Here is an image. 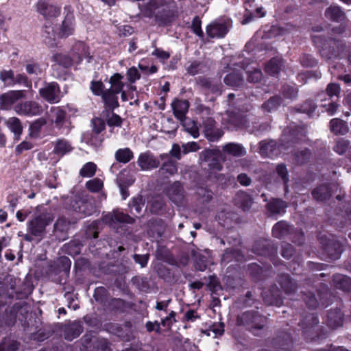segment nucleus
<instances>
[{"label":"nucleus","mask_w":351,"mask_h":351,"mask_svg":"<svg viewBox=\"0 0 351 351\" xmlns=\"http://www.w3.org/2000/svg\"><path fill=\"white\" fill-rule=\"evenodd\" d=\"M265 324L266 317L254 311H245L237 317V326H243L252 332L263 329Z\"/></svg>","instance_id":"1"},{"label":"nucleus","mask_w":351,"mask_h":351,"mask_svg":"<svg viewBox=\"0 0 351 351\" xmlns=\"http://www.w3.org/2000/svg\"><path fill=\"white\" fill-rule=\"evenodd\" d=\"M20 282L12 276H6L3 282H0V298H10L16 300H22L27 297V293L19 290L16 289L17 283Z\"/></svg>","instance_id":"2"},{"label":"nucleus","mask_w":351,"mask_h":351,"mask_svg":"<svg viewBox=\"0 0 351 351\" xmlns=\"http://www.w3.org/2000/svg\"><path fill=\"white\" fill-rule=\"evenodd\" d=\"M53 220L49 213H43L36 215L27 223V230L34 237H43L46 233V227Z\"/></svg>","instance_id":"3"},{"label":"nucleus","mask_w":351,"mask_h":351,"mask_svg":"<svg viewBox=\"0 0 351 351\" xmlns=\"http://www.w3.org/2000/svg\"><path fill=\"white\" fill-rule=\"evenodd\" d=\"M71 206L75 212L84 215H90L96 212L94 199L85 195L75 196L71 202Z\"/></svg>","instance_id":"4"},{"label":"nucleus","mask_w":351,"mask_h":351,"mask_svg":"<svg viewBox=\"0 0 351 351\" xmlns=\"http://www.w3.org/2000/svg\"><path fill=\"white\" fill-rule=\"evenodd\" d=\"M29 306L24 300H20L15 303L9 310L7 311V315L5 318V324L7 326H13L16 318L19 317L20 320H23L26 318L27 315L29 312Z\"/></svg>","instance_id":"5"},{"label":"nucleus","mask_w":351,"mask_h":351,"mask_svg":"<svg viewBox=\"0 0 351 351\" xmlns=\"http://www.w3.org/2000/svg\"><path fill=\"white\" fill-rule=\"evenodd\" d=\"M155 19L159 25H167L171 23L174 14L171 5L169 3H162L161 0H156Z\"/></svg>","instance_id":"6"},{"label":"nucleus","mask_w":351,"mask_h":351,"mask_svg":"<svg viewBox=\"0 0 351 351\" xmlns=\"http://www.w3.org/2000/svg\"><path fill=\"white\" fill-rule=\"evenodd\" d=\"M317 293L319 298L312 291L303 293V300L310 308L315 309L320 304L322 306L328 305V299L330 295L328 289L324 287L322 291H317Z\"/></svg>","instance_id":"7"},{"label":"nucleus","mask_w":351,"mask_h":351,"mask_svg":"<svg viewBox=\"0 0 351 351\" xmlns=\"http://www.w3.org/2000/svg\"><path fill=\"white\" fill-rule=\"evenodd\" d=\"M167 197L176 206H184L186 203V192L181 182L176 181L166 191Z\"/></svg>","instance_id":"8"},{"label":"nucleus","mask_w":351,"mask_h":351,"mask_svg":"<svg viewBox=\"0 0 351 351\" xmlns=\"http://www.w3.org/2000/svg\"><path fill=\"white\" fill-rule=\"evenodd\" d=\"M101 221L109 226L115 228L119 223H125L132 224L134 223L135 219L128 214L117 210H113L111 213L103 215Z\"/></svg>","instance_id":"9"},{"label":"nucleus","mask_w":351,"mask_h":351,"mask_svg":"<svg viewBox=\"0 0 351 351\" xmlns=\"http://www.w3.org/2000/svg\"><path fill=\"white\" fill-rule=\"evenodd\" d=\"M343 50V45L341 41L328 38L322 46L320 53L322 57L331 59L338 56Z\"/></svg>","instance_id":"10"},{"label":"nucleus","mask_w":351,"mask_h":351,"mask_svg":"<svg viewBox=\"0 0 351 351\" xmlns=\"http://www.w3.org/2000/svg\"><path fill=\"white\" fill-rule=\"evenodd\" d=\"M39 94L42 98L50 104L58 103L60 100V90L56 82L46 83L40 88Z\"/></svg>","instance_id":"11"},{"label":"nucleus","mask_w":351,"mask_h":351,"mask_svg":"<svg viewBox=\"0 0 351 351\" xmlns=\"http://www.w3.org/2000/svg\"><path fill=\"white\" fill-rule=\"evenodd\" d=\"M253 252L260 256H268L271 259L277 254V247L267 240L256 241L252 247Z\"/></svg>","instance_id":"12"},{"label":"nucleus","mask_w":351,"mask_h":351,"mask_svg":"<svg viewBox=\"0 0 351 351\" xmlns=\"http://www.w3.org/2000/svg\"><path fill=\"white\" fill-rule=\"evenodd\" d=\"M14 110L20 114L27 116H37L42 114L43 107L34 101H26L18 104L14 106Z\"/></svg>","instance_id":"13"},{"label":"nucleus","mask_w":351,"mask_h":351,"mask_svg":"<svg viewBox=\"0 0 351 351\" xmlns=\"http://www.w3.org/2000/svg\"><path fill=\"white\" fill-rule=\"evenodd\" d=\"M221 153L219 150L206 149L200 154V158L202 161L206 162L210 169L217 171L222 169V165L220 162Z\"/></svg>","instance_id":"14"},{"label":"nucleus","mask_w":351,"mask_h":351,"mask_svg":"<svg viewBox=\"0 0 351 351\" xmlns=\"http://www.w3.org/2000/svg\"><path fill=\"white\" fill-rule=\"evenodd\" d=\"M24 90H10L0 96V108L9 110L18 100L25 98Z\"/></svg>","instance_id":"15"},{"label":"nucleus","mask_w":351,"mask_h":351,"mask_svg":"<svg viewBox=\"0 0 351 351\" xmlns=\"http://www.w3.org/2000/svg\"><path fill=\"white\" fill-rule=\"evenodd\" d=\"M137 164L142 171H148L158 167L160 160L150 152H145L139 155Z\"/></svg>","instance_id":"16"},{"label":"nucleus","mask_w":351,"mask_h":351,"mask_svg":"<svg viewBox=\"0 0 351 351\" xmlns=\"http://www.w3.org/2000/svg\"><path fill=\"white\" fill-rule=\"evenodd\" d=\"M216 122L210 117H208L203 121L204 132L206 137L210 141H216L223 134V132L215 128Z\"/></svg>","instance_id":"17"},{"label":"nucleus","mask_w":351,"mask_h":351,"mask_svg":"<svg viewBox=\"0 0 351 351\" xmlns=\"http://www.w3.org/2000/svg\"><path fill=\"white\" fill-rule=\"evenodd\" d=\"M82 346L84 351H102V347L106 346V339L85 335Z\"/></svg>","instance_id":"18"},{"label":"nucleus","mask_w":351,"mask_h":351,"mask_svg":"<svg viewBox=\"0 0 351 351\" xmlns=\"http://www.w3.org/2000/svg\"><path fill=\"white\" fill-rule=\"evenodd\" d=\"M63 336L65 339L72 341L83 332V326L80 322H73L62 327Z\"/></svg>","instance_id":"19"},{"label":"nucleus","mask_w":351,"mask_h":351,"mask_svg":"<svg viewBox=\"0 0 351 351\" xmlns=\"http://www.w3.org/2000/svg\"><path fill=\"white\" fill-rule=\"evenodd\" d=\"M160 159L163 160V163L159 170L158 171V173L160 175H166L172 176L177 173L178 167L176 162L173 161L169 158V155L168 154H162L160 155Z\"/></svg>","instance_id":"20"},{"label":"nucleus","mask_w":351,"mask_h":351,"mask_svg":"<svg viewBox=\"0 0 351 351\" xmlns=\"http://www.w3.org/2000/svg\"><path fill=\"white\" fill-rule=\"evenodd\" d=\"M263 300L267 305L280 306L282 304V298L281 296V291L276 286H271L270 289L264 292Z\"/></svg>","instance_id":"21"},{"label":"nucleus","mask_w":351,"mask_h":351,"mask_svg":"<svg viewBox=\"0 0 351 351\" xmlns=\"http://www.w3.org/2000/svg\"><path fill=\"white\" fill-rule=\"evenodd\" d=\"M277 282L287 294L295 293L298 288L296 281L292 279L287 274H279L277 277Z\"/></svg>","instance_id":"22"},{"label":"nucleus","mask_w":351,"mask_h":351,"mask_svg":"<svg viewBox=\"0 0 351 351\" xmlns=\"http://www.w3.org/2000/svg\"><path fill=\"white\" fill-rule=\"evenodd\" d=\"M75 19L73 14H67L58 31V38L67 37L73 34Z\"/></svg>","instance_id":"23"},{"label":"nucleus","mask_w":351,"mask_h":351,"mask_svg":"<svg viewBox=\"0 0 351 351\" xmlns=\"http://www.w3.org/2000/svg\"><path fill=\"white\" fill-rule=\"evenodd\" d=\"M38 12L46 19L56 17L60 14V9L45 1H40L36 5Z\"/></svg>","instance_id":"24"},{"label":"nucleus","mask_w":351,"mask_h":351,"mask_svg":"<svg viewBox=\"0 0 351 351\" xmlns=\"http://www.w3.org/2000/svg\"><path fill=\"white\" fill-rule=\"evenodd\" d=\"M197 84L204 90H208L213 94L221 95V84L212 79L206 77H199L197 80Z\"/></svg>","instance_id":"25"},{"label":"nucleus","mask_w":351,"mask_h":351,"mask_svg":"<svg viewBox=\"0 0 351 351\" xmlns=\"http://www.w3.org/2000/svg\"><path fill=\"white\" fill-rule=\"evenodd\" d=\"M228 32V27L225 23H213L206 27V34L210 38H223Z\"/></svg>","instance_id":"26"},{"label":"nucleus","mask_w":351,"mask_h":351,"mask_svg":"<svg viewBox=\"0 0 351 351\" xmlns=\"http://www.w3.org/2000/svg\"><path fill=\"white\" fill-rule=\"evenodd\" d=\"M288 204L280 198H271L266 204V208L271 215H281L285 213Z\"/></svg>","instance_id":"27"},{"label":"nucleus","mask_w":351,"mask_h":351,"mask_svg":"<svg viewBox=\"0 0 351 351\" xmlns=\"http://www.w3.org/2000/svg\"><path fill=\"white\" fill-rule=\"evenodd\" d=\"M334 188H337V186L322 184L314 189L311 194L317 201L323 202L331 196Z\"/></svg>","instance_id":"28"},{"label":"nucleus","mask_w":351,"mask_h":351,"mask_svg":"<svg viewBox=\"0 0 351 351\" xmlns=\"http://www.w3.org/2000/svg\"><path fill=\"white\" fill-rule=\"evenodd\" d=\"M223 82L228 86L240 88L245 85V79L240 72L233 71L225 76Z\"/></svg>","instance_id":"29"},{"label":"nucleus","mask_w":351,"mask_h":351,"mask_svg":"<svg viewBox=\"0 0 351 351\" xmlns=\"http://www.w3.org/2000/svg\"><path fill=\"white\" fill-rule=\"evenodd\" d=\"M324 250L330 259H338L342 252V247L339 241L329 240L324 245Z\"/></svg>","instance_id":"30"},{"label":"nucleus","mask_w":351,"mask_h":351,"mask_svg":"<svg viewBox=\"0 0 351 351\" xmlns=\"http://www.w3.org/2000/svg\"><path fill=\"white\" fill-rule=\"evenodd\" d=\"M234 202L237 206L245 211L250 209L253 204V199L246 192L239 191L234 196Z\"/></svg>","instance_id":"31"},{"label":"nucleus","mask_w":351,"mask_h":351,"mask_svg":"<svg viewBox=\"0 0 351 351\" xmlns=\"http://www.w3.org/2000/svg\"><path fill=\"white\" fill-rule=\"evenodd\" d=\"M260 154L263 156L273 157L277 156L278 150L274 140H264L260 142Z\"/></svg>","instance_id":"32"},{"label":"nucleus","mask_w":351,"mask_h":351,"mask_svg":"<svg viewBox=\"0 0 351 351\" xmlns=\"http://www.w3.org/2000/svg\"><path fill=\"white\" fill-rule=\"evenodd\" d=\"M174 116L181 121L186 119L189 104L186 100L175 99L171 104Z\"/></svg>","instance_id":"33"},{"label":"nucleus","mask_w":351,"mask_h":351,"mask_svg":"<svg viewBox=\"0 0 351 351\" xmlns=\"http://www.w3.org/2000/svg\"><path fill=\"white\" fill-rule=\"evenodd\" d=\"M71 265L70 259L66 256H60L54 262L53 265H51L50 271L53 272L55 274H58L61 271H64L66 274L69 272Z\"/></svg>","instance_id":"34"},{"label":"nucleus","mask_w":351,"mask_h":351,"mask_svg":"<svg viewBox=\"0 0 351 351\" xmlns=\"http://www.w3.org/2000/svg\"><path fill=\"white\" fill-rule=\"evenodd\" d=\"M327 326L332 329H335L343 324V314L339 309L330 310L328 313Z\"/></svg>","instance_id":"35"},{"label":"nucleus","mask_w":351,"mask_h":351,"mask_svg":"<svg viewBox=\"0 0 351 351\" xmlns=\"http://www.w3.org/2000/svg\"><path fill=\"white\" fill-rule=\"evenodd\" d=\"M319 320L314 313L306 315L301 320L300 325L304 333H307L313 330L315 328H318Z\"/></svg>","instance_id":"36"},{"label":"nucleus","mask_w":351,"mask_h":351,"mask_svg":"<svg viewBox=\"0 0 351 351\" xmlns=\"http://www.w3.org/2000/svg\"><path fill=\"white\" fill-rule=\"evenodd\" d=\"M325 16L332 21L342 22L346 19L345 13L341 8L336 5H330L325 11Z\"/></svg>","instance_id":"37"},{"label":"nucleus","mask_w":351,"mask_h":351,"mask_svg":"<svg viewBox=\"0 0 351 351\" xmlns=\"http://www.w3.org/2000/svg\"><path fill=\"white\" fill-rule=\"evenodd\" d=\"M222 151L234 157H241L245 156L246 154L245 149L242 145L234 143L226 144L223 147Z\"/></svg>","instance_id":"38"},{"label":"nucleus","mask_w":351,"mask_h":351,"mask_svg":"<svg viewBox=\"0 0 351 351\" xmlns=\"http://www.w3.org/2000/svg\"><path fill=\"white\" fill-rule=\"evenodd\" d=\"M312 157V153L308 148L297 150L293 154V162L297 165H302L308 162Z\"/></svg>","instance_id":"39"},{"label":"nucleus","mask_w":351,"mask_h":351,"mask_svg":"<svg viewBox=\"0 0 351 351\" xmlns=\"http://www.w3.org/2000/svg\"><path fill=\"white\" fill-rule=\"evenodd\" d=\"M70 227V222L64 217L59 218L54 224V232L59 239L64 240Z\"/></svg>","instance_id":"40"},{"label":"nucleus","mask_w":351,"mask_h":351,"mask_svg":"<svg viewBox=\"0 0 351 351\" xmlns=\"http://www.w3.org/2000/svg\"><path fill=\"white\" fill-rule=\"evenodd\" d=\"M196 270L204 271L207 268V258L199 252L193 248L190 251Z\"/></svg>","instance_id":"41"},{"label":"nucleus","mask_w":351,"mask_h":351,"mask_svg":"<svg viewBox=\"0 0 351 351\" xmlns=\"http://www.w3.org/2000/svg\"><path fill=\"white\" fill-rule=\"evenodd\" d=\"M334 286L344 291H351V278L343 275L336 274L332 280Z\"/></svg>","instance_id":"42"},{"label":"nucleus","mask_w":351,"mask_h":351,"mask_svg":"<svg viewBox=\"0 0 351 351\" xmlns=\"http://www.w3.org/2000/svg\"><path fill=\"white\" fill-rule=\"evenodd\" d=\"M330 128L331 132L336 135H344L349 130L346 122L340 119H332L330 121Z\"/></svg>","instance_id":"43"},{"label":"nucleus","mask_w":351,"mask_h":351,"mask_svg":"<svg viewBox=\"0 0 351 351\" xmlns=\"http://www.w3.org/2000/svg\"><path fill=\"white\" fill-rule=\"evenodd\" d=\"M244 258L243 254L241 252L234 247L228 248L222 254L221 261L224 263H230L233 260L236 261H242Z\"/></svg>","instance_id":"44"},{"label":"nucleus","mask_w":351,"mask_h":351,"mask_svg":"<svg viewBox=\"0 0 351 351\" xmlns=\"http://www.w3.org/2000/svg\"><path fill=\"white\" fill-rule=\"evenodd\" d=\"M213 192L208 188L199 186L196 189L197 201L202 204H207L213 199Z\"/></svg>","instance_id":"45"},{"label":"nucleus","mask_w":351,"mask_h":351,"mask_svg":"<svg viewBox=\"0 0 351 351\" xmlns=\"http://www.w3.org/2000/svg\"><path fill=\"white\" fill-rule=\"evenodd\" d=\"M292 228L285 221L276 223L272 229V234L278 239H282L291 233Z\"/></svg>","instance_id":"46"},{"label":"nucleus","mask_w":351,"mask_h":351,"mask_svg":"<svg viewBox=\"0 0 351 351\" xmlns=\"http://www.w3.org/2000/svg\"><path fill=\"white\" fill-rule=\"evenodd\" d=\"M282 66V60L279 58H271L265 66V72L270 75H278Z\"/></svg>","instance_id":"47"},{"label":"nucleus","mask_w":351,"mask_h":351,"mask_svg":"<svg viewBox=\"0 0 351 351\" xmlns=\"http://www.w3.org/2000/svg\"><path fill=\"white\" fill-rule=\"evenodd\" d=\"M282 101V97L280 95H276L265 101L261 105V108L265 112H271L276 110L280 106Z\"/></svg>","instance_id":"48"},{"label":"nucleus","mask_w":351,"mask_h":351,"mask_svg":"<svg viewBox=\"0 0 351 351\" xmlns=\"http://www.w3.org/2000/svg\"><path fill=\"white\" fill-rule=\"evenodd\" d=\"M117 94L114 91L108 89L106 90L103 93L102 99L110 110H114L119 106Z\"/></svg>","instance_id":"49"},{"label":"nucleus","mask_w":351,"mask_h":351,"mask_svg":"<svg viewBox=\"0 0 351 351\" xmlns=\"http://www.w3.org/2000/svg\"><path fill=\"white\" fill-rule=\"evenodd\" d=\"M148 225L150 230L153 233H156L158 237H161L165 231L166 226L162 219H150L148 222Z\"/></svg>","instance_id":"50"},{"label":"nucleus","mask_w":351,"mask_h":351,"mask_svg":"<svg viewBox=\"0 0 351 351\" xmlns=\"http://www.w3.org/2000/svg\"><path fill=\"white\" fill-rule=\"evenodd\" d=\"M8 128L14 134L16 140L19 139L23 132L21 121L16 117H10L6 121Z\"/></svg>","instance_id":"51"},{"label":"nucleus","mask_w":351,"mask_h":351,"mask_svg":"<svg viewBox=\"0 0 351 351\" xmlns=\"http://www.w3.org/2000/svg\"><path fill=\"white\" fill-rule=\"evenodd\" d=\"M117 161L122 163H128L134 158V154L130 148L118 149L114 154Z\"/></svg>","instance_id":"52"},{"label":"nucleus","mask_w":351,"mask_h":351,"mask_svg":"<svg viewBox=\"0 0 351 351\" xmlns=\"http://www.w3.org/2000/svg\"><path fill=\"white\" fill-rule=\"evenodd\" d=\"M82 246L80 241L72 240L69 243L64 245L63 251L71 256H76L80 254Z\"/></svg>","instance_id":"53"},{"label":"nucleus","mask_w":351,"mask_h":351,"mask_svg":"<svg viewBox=\"0 0 351 351\" xmlns=\"http://www.w3.org/2000/svg\"><path fill=\"white\" fill-rule=\"evenodd\" d=\"M145 205V199L142 195H137L134 197L132 202L129 204L130 208V213L134 215H138L141 213L142 208Z\"/></svg>","instance_id":"54"},{"label":"nucleus","mask_w":351,"mask_h":351,"mask_svg":"<svg viewBox=\"0 0 351 351\" xmlns=\"http://www.w3.org/2000/svg\"><path fill=\"white\" fill-rule=\"evenodd\" d=\"M123 76L119 73H114L110 77L109 82L111 84V87L108 90L114 91L115 93H119L121 92L123 88V83L121 82Z\"/></svg>","instance_id":"55"},{"label":"nucleus","mask_w":351,"mask_h":351,"mask_svg":"<svg viewBox=\"0 0 351 351\" xmlns=\"http://www.w3.org/2000/svg\"><path fill=\"white\" fill-rule=\"evenodd\" d=\"M166 204L163 198L156 197L150 202L149 210L152 214H159L165 207Z\"/></svg>","instance_id":"56"},{"label":"nucleus","mask_w":351,"mask_h":351,"mask_svg":"<svg viewBox=\"0 0 351 351\" xmlns=\"http://www.w3.org/2000/svg\"><path fill=\"white\" fill-rule=\"evenodd\" d=\"M276 172L277 175L281 178L282 181L284 183L285 191V192L288 191V185L287 183L289 181L288 170L287 166L283 164H279L276 167Z\"/></svg>","instance_id":"57"},{"label":"nucleus","mask_w":351,"mask_h":351,"mask_svg":"<svg viewBox=\"0 0 351 351\" xmlns=\"http://www.w3.org/2000/svg\"><path fill=\"white\" fill-rule=\"evenodd\" d=\"M58 30L55 29L51 23L47 22L45 23L43 36L46 39H49L47 42L48 44L53 45V43H50L51 40H55L56 38H58Z\"/></svg>","instance_id":"58"},{"label":"nucleus","mask_w":351,"mask_h":351,"mask_svg":"<svg viewBox=\"0 0 351 351\" xmlns=\"http://www.w3.org/2000/svg\"><path fill=\"white\" fill-rule=\"evenodd\" d=\"M47 123L45 118H39L34 121L29 127V134L32 137H37L39 135L40 130L43 125Z\"/></svg>","instance_id":"59"},{"label":"nucleus","mask_w":351,"mask_h":351,"mask_svg":"<svg viewBox=\"0 0 351 351\" xmlns=\"http://www.w3.org/2000/svg\"><path fill=\"white\" fill-rule=\"evenodd\" d=\"M72 149V147L71 145L65 140H58L56 142L54 153L60 156H63L65 154L71 152Z\"/></svg>","instance_id":"60"},{"label":"nucleus","mask_w":351,"mask_h":351,"mask_svg":"<svg viewBox=\"0 0 351 351\" xmlns=\"http://www.w3.org/2000/svg\"><path fill=\"white\" fill-rule=\"evenodd\" d=\"M131 282L141 291H147L149 289V284L147 278L136 276L132 278Z\"/></svg>","instance_id":"61"},{"label":"nucleus","mask_w":351,"mask_h":351,"mask_svg":"<svg viewBox=\"0 0 351 351\" xmlns=\"http://www.w3.org/2000/svg\"><path fill=\"white\" fill-rule=\"evenodd\" d=\"M93 298L99 304H106L108 299V293L104 287H99L95 289Z\"/></svg>","instance_id":"62"},{"label":"nucleus","mask_w":351,"mask_h":351,"mask_svg":"<svg viewBox=\"0 0 351 351\" xmlns=\"http://www.w3.org/2000/svg\"><path fill=\"white\" fill-rule=\"evenodd\" d=\"M263 77V73L259 69H254L252 71H248L246 72V79L247 82L249 83H259L261 82Z\"/></svg>","instance_id":"63"},{"label":"nucleus","mask_w":351,"mask_h":351,"mask_svg":"<svg viewBox=\"0 0 351 351\" xmlns=\"http://www.w3.org/2000/svg\"><path fill=\"white\" fill-rule=\"evenodd\" d=\"M182 122L183 127L188 133L194 138H197L199 136V130L195 121L186 118L183 119Z\"/></svg>","instance_id":"64"}]
</instances>
